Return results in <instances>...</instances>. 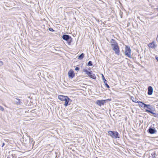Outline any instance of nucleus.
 Segmentation results:
<instances>
[{"label":"nucleus","instance_id":"obj_1","mask_svg":"<svg viewBox=\"0 0 158 158\" xmlns=\"http://www.w3.org/2000/svg\"><path fill=\"white\" fill-rule=\"evenodd\" d=\"M111 46L112 49L115 52V53L117 55L119 54V48L118 44L116 41L113 39L110 41Z\"/></svg>","mask_w":158,"mask_h":158},{"label":"nucleus","instance_id":"obj_2","mask_svg":"<svg viewBox=\"0 0 158 158\" xmlns=\"http://www.w3.org/2000/svg\"><path fill=\"white\" fill-rule=\"evenodd\" d=\"M58 98L61 101H66V103L65 105V106H67L68 105V103L70 100V99L66 96H64L62 95H59L58 97Z\"/></svg>","mask_w":158,"mask_h":158},{"label":"nucleus","instance_id":"obj_3","mask_svg":"<svg viewBox=\"0 0 158 158\" xmlns=\"http://www.w3.org/2000/svg\"><path fill=\"white\" fill-rule=\"evenodd\" d=\"M125 49L124 53L125 55L129 58H131V52L130 48L127 46H126Z\"/></svg>","mask_w":158,"mask_h":158},{"label":"nucleus","instance_id":"obj_4","mask_svg":"<svg viewBox=\"0 0 158 158\" xmlns=\"http://www.w3.org/2000/svg\"><path fill=\"white\" fill-rule=\"evenodd\" d=\"M109 135L112 138L116 139L118 137V133L117 131H108Z\"/></svg>","mask_w":158,"mask_h":158},{"label":"nucleus","instance_id":"obj_5","mask_svg":"<svg viewBox=\"0 0 158 158\" xmlns=\"http://www.w3.org/2000/svg\"><path fill=\"white\" fill-rule=\"evenodd\" d=\"M62 38L63 40L67 41L69 45L72 41L71 37L67 35H64L62 36Z\"/></svg>","mask_w":158,"mask_h":158},{"label":"nucleus","instance_id":"obj_6","mask_svg":"<svg viewBox=\"0 0 158 158\" xmlns=\"http://www.w3.org/2000/svg\"><path fill=\"white\" fill-rule=\"evenodd\" d=\"M83 71L85 72V73L90 77L94 79L96 78V77L94 74H92V71H88L87 70L85 69H83Z\"/></svg>","mask_w":158,"mask_h":158},{"label":"nucleus","instance_id":"obj_7","mask_svg":"<svg viewBox=\"0 0 158 158\" xmlns=\"http://www.w3.org/2000/svg\"><path fill=\"white\" fill-rule=\"evenodd\" d=\"M107 100H98L96 102V103L98 106H101L103 105L106 102Z\"/></svg>","mask_w":158,"mask_h":158},{"label":"nucleus","instance_id":"obj_8","mask_svg":"<svg viewBox=\"0 0 158 158\" xmlns=\"http://www.w3.org/2000/svg\"><path fill=\"white\" fill-rule=\"evenodd\" d=\"M74 71L72 70H70L68 73V75L69 77L73 78L74 76Z\"/></svg>","mask_w":158,"mask_h":158},{"label":"nucleus","instance_id":"obj_9","mask_svg":"<svg viewBox=\"0 0 158 158\" xmlns=\"http://www.w3.org/2000/svg\"><path fill=\"white\" fill-rule=\"evenodd\" d=\"M148 46L152 48H155L157 46V45L155 44L154 41L149 44Z\"/></svg>","mask_w":158,"mask_h":158},{"label":"nucleus","instance_id":"obj_10","mask_svg":"<svg viewBox=\"0 0 158 158\" xmlns=\"http://www.w3.org/2000/svg\"><path fill=\"white\" fill-rule=\"evenodd\" d=\"M148 94L149 95L152 94L153 90L151 86H149L148 87Z\"/></svg>","mask_w":158,"mask_h":158},{"label":"nucleus","instance_id":"obj_11","mask_svg":"<svg viewBox=\"0 0 158 158\" xmlns=\"http://www.w3.org/2000/svg\"><path fill=\"white\" fill-rule=\"evenodd\" d=\"M149 158H156V152L154 151L152 152L149 155Z\"/></svg>","mask_w":158,"mask_h":158},{"label":"nucleus","instance_id":"obj_12","mask_svg":"<svg viewBox=\"0 0 158 158\" xmlns=\"http://www.w3.org/2000/svg\"><path fill=\"white\" fill-rule=\"evenodd\" d=\"M14 102L16 105L19 104L20 102V100L19 99L16 98Z\"/></svg>","mask_w":158,"mask_h":158},{"label":"nucleus","instance_id":"obj_13","mask_svg":"<svg viewBox=\"0 0 158 158\" xmlns=\"http://www.w3.org/2000/svg\"><path fill=\"white\" fill-rule=\"evenodd\" d=\"M149 133L151 134H153L155 133V130L152 128H149Z\"/></svg>","mask_w":158,"mask_h":158},{"label":"nucleus","instance_id":"obj_14","mask_svg":"<svg viewBox=\"0 0 158 158\" xmlns=\"http://www.w3.org/2000/svg\"><path fill=\"white\" fill-rule=\"evenodd\" d=\"M139 105L141 107H143L144 108V105L145 104L141 102H139Z\"/></svg>","mask_w":158,"mask_h":158},{"label":"nucleus","instance_id":"obj_15","mask_svg":"<svg viewBox=\"0 0 158 158\" xmlns=\"http://www.w3.org/2000/svg\"><path fill=\"white\" fill-rule=\"evenodd\" d=\"M151 106L150 105H147L146 104L144 105V108H145V107H147V108L151 110Z\"/></svg>","mask_w":158,"mask_h":158},{"label":"nucleus","instance_id":"obj_16","mask_svg":"<svg viewBox=\"0 0 158 158\" xmlns=\"http://www.w3.org/2000/svg\"><path fill=\"white\" fill-rule=\"evenodd\" d=\"M84 56V54L83 53H82L78 56V59L81 60L83 58Z\"/></svg>","mask_w":158,"mask_h":158},{"label":"nucleus","instance_id":"obj_17","mask_svg":"<svg viewBox=\"0 0 158 158\" xmlns=\"http://www.w3.org/2000/svg\"><path fill=\"white\" fill-rule=\"evenodd\" d=\"M102 80L103 81V82L104 83H105V82L106 81V80L105 79V78L104 77L103 74H102Z\"/></svg>","mask_w":158,"mask_h":158},{"label":"nucleus","instance_id":"obj_18","mask_svg":"<svg viewBox=\"0 0 158 158\" xmlns=\"http://www.w3.org/2000/svg\"><path fill=\"white\" fill-rule=\"evenodd\" d=\"M88 65L89 66H91L92 65V63L91 61H89L88 64Z\"/></svg>","mask_w":158,"mask_h":158},{"label":"nucleus","instance_id":"obj_19","mask_svg":"<svg viewBox=\"0 0 158 158\" xmlns=\"http://www.w3.org/2000/svg\"><path fill=\"white\" fill-rule=\"evenodd\" d=\"M132 101L133 102L135 103H139V102L136 99H135L134 98L133 99H132Z\"/></svg>","mask_w":158,"mask_h":158},{"label":"nucleus","instance_id":"obj_20","mask_svg":"<svg viewBox=\"0 0 158 158\" xmlns=\"http://www.w3.org/2000/svg\"><path fill=\"white\" fill-rule=\"evenodd\" d=\"M146 111L147 112H148V113H150L152 114H155V113H153L152 112V111H150V110H146Z\"/></svg>","mask_w":158,"mask_h":158},{"label":"nucleus","instance_id":"obj_21","mask_svg":"<svg viewBox=\"0 0 158 158\" xmlns=\"http://www.w3.org/2000/svg\"><path fill=\"white\" fill-rule=\"evenodd\" d=\"M0 110L2 111H3L4 110V108L1 106H0Z\"/></svg>","mask_w":158,"mask_h":158},{"label":"nucleus","instance_id":"obj_22","mask_svg":"<svg viewBox=\"0 0 158 158\" xmlns=\"http://www.w3.org/2000/svg\"><path fill=\"white\" fill-rule=\"evenodd\" d=\"M3 62L2 61L0 60V66H1L2 65H3Z\"/></svg>","mask_w":158,"mask_h":158},{"label":"nucleus","instance_id":"obj_23","mask_svg":"<svg viewBox=\"0 0 158 158\" xmlns=\"http://www.w3.org/2000/svg\"><path fill=\"white\" fill-rule=\"evenodd\" d=\"M75 70L76 71L79 70V68L78 67H76L75 69Z\"/></svg>","mask_w":158,"mask_h":158},{"label":"nucleus","instance_id":"obj_24","mask_svg":"<svg viewBox=\"0 0 158 158\" xmlns=\"http://www.w3.org/2000/svg\"><path fill=\"white\" fill-rule=\"evenodd\" d=\"M105 85L108 88L109 87V85L107 84V83L105 84Z\"/></svg>","mask_w":158,"mask_h":158},{"label":"nucleus","instance_id":"obj_25","mask_svg":"<svg viewBox=\"0 0 158 158\" xmlns=\"http://www.w3.org/2000/svg\"><path fill=\"white\" fill-rule=\"evenodd\" d=\"M49 29L51 31H53V30L52 28H49Z\"/></svg>","mask_w":158,"mask_h":158},{"label":"nucleus","instance_id":"obj_26","mask_svg":"<svg viewBox=\"0 0 158 158\" xmlns=\"http://www.w3.org/2000/svg\"><path fill=\"white\" fill-rule=\"evenodd\" d=\"M155 58H156V59L157 60V61H158V57H157V56H156V57H155Z\"/></svg>","mask_w":158,"mask_h":158},{"label":"nucleus","instance_id":"obj_27","mask_svg":"<svg viewBox=\"0 0 158 158\" xmlns=\"http://www.w3.org/2000/svg\"><path fill=\"white\" fill-rule=\"evenodd\" d=\"M4 145H5V143H2V147H3L4 146Z\"/></svg>","mask_w":158,"mask_h":158},{"label":"nucleus","instance_id":"obj_28","mask_svg":"<svg viewBox=\"0 0 158 158\" xmlns=\"http://www.w3.org/2000/svg\"><path fill=\"white\" fill-rule=\"evenodd\" d=\"M65 102H64V106H65V104H66V101H64Z\"/></svg>","mask_w":158,"mask_h":158},{"label":"nucleus","instance_id":"obj_29","mask_svg":"<svg viewBox=\"0 0 158 158\" xmlns=\"http://www.w3.org/2000/svg\"><path fill=\"white\" fill-rule=\"evenodd\" d=\"M106 100H107V101H110L111 100V99H106Z\"/></svg>","mask_w":158,"mask_h":158},{"label":"nucleus","instance_id":"obj_30","mask_svg":"<svg viewBox=\"0 0 158 158\" xmlns=\"http://www.w3.org/2000/svg\"><path fill=\"white\" fill-rule=\"evenodd\" d=\"M158 40V35L157 36V38H156V40H157V41H158L157 40Z\"/></svg>","mask_w":158,"mask_h":158}]
</instances>
